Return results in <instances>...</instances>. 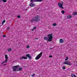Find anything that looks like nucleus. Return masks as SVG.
Segmentation results:
<instances>
[{
	"label": "nucleus",
	"mask_w": 77,
	"mask_h": 77,
	"mask_svg": "<svg viewBox=\"0 0 77 77\" xmlns=\"http://www.w3.org/2000/svg\"><path fill=\"white\" fill-rule=\"evenodd\" d=\"M40 17L38 15H37L34 17L32 20H30L31 22L33 23L34 21H35V23H38L40 21Z\"/></svg>",
	"instance_id": "1"
},
{
	"label": "nucleus",
	"mask_w": 77,
	"mask_h": 77,
	"mask_svg": "<svg viewBox=\"0 0 77 77\" xmlns=\"http://www.w3.org/2000/svg\"><path fill=\"white\" fill-rule=\"evenodd\" d=\"M56 25H57V24H56V23H54V24H53V26H56Z\"/></svg>",
	"instance_id": "20"
},
{
	"label": "nucleus",
	"mask_w": 77,
	"mask_h": 77,
	"mask_svg": "<svg viewBox=\"0 0 77 77\" xmlns=\"http://www.w3.org/2000/svg\"><path fill=\"white\" fill-rule=\"evenodd\" d=\"M29 47H30V46L29 45H27V46L26 48H29Z\"/></svg>",
	"instance_id": "24"
},
{
	"label": "nucleus",
	"mask_w": 77,
	"mask_h": 77,
	"mask_svg": "<svg viewBox=\"0 0 77 77\" xmlns=\"http://www.w3.org/2000/svg\"><path fill=\"white\" fill-rule=\"evenodd\" d=\"M77 12H74L73 13V15H77Z\"/></svg>",
	"instance_id": "15"
},
{
	"label": "nucleus",
	"mask_w": 77,
	"mask_h": 77,
	"mask_svg": "<svg viewBox=\"0 0 77 77\" xmlns=\"http://www.w3.org/2000/svg\"><path fill=\"white\" fill-rule=\"evenodd\" d=\"M4 66H5V65H6V64H4Z\"/></svg>",
	"instance_id": "33"
},
{
	"label": "nucleus",
	"mask_w": 77,
	"mask_h": 77,
	"mask_svg": "<svg viewBox=\"0 0 77 77\" xmlns=\"http://www.w3.org/2000/svg\"><path fill=\"white\" fill-rule=\"evenodd\" d=\"M32 30H33V29H32Z\"/></svg>",
	"instance_id": "38"
},
{
	"label": "nucleus",
	"mask_w": 77,
	"mask_h": 77,
	"mask_svg": "<svg viewBox=\"0 0 77 77\" xmlns=\"http://www.w3.org/2000/svg\"><path fill=\"white\" fill-rule=\"evenodd\" d=\"M32 77H34L35 76V74H33L31 75Z\"/></svg>",
	"instance_id": "18"
},
{
	"label": "nucleus",
	"mask_w": 77,
	"mask_h": 77,
	"mask_svg": "<svg viewBox=\"0 0 77 77\" xmlns=\"http://www.w3.org/2000/svg\"><path fill=\"white\" fill-rule=\"evenodd\" d=\"M5 58H8V55L7 54L5 55Z\"/></svg>",
	"instance_id": "21"
},
{
	"label": "nucleus",
	"mask_w": 77,
	"mask_h": 77,
	"mask_svg": "<svg viewBox=\"0 0 77 77\" xmlns=\"http://www.w3.org/2000/svg\"><path fill=\"white\" fill-rule=\"evenodd\" d=\"M8 51H11L12 50V49L11 48H8Z\"/></svg>",
	"instance_id": "16"
},
{
	"label": "nucleus",
	"mask_w": 77,
	"mask_h": 77,
	"mask_svg": "<svg viewBox=\"0 0 77 77\" xmlns=\"http://www.w3.org/2000/svg\"><path fill=\"white\" fill-rule=\"evenodd\" d=\"M76 25H77V24H76Z\"/></svg>",
	"instance_id": "40"
},
{
	"label": "nucleus",
	"mask_w": 77,
	"mask_h": 77,
	"mask_svg": "<svg viewBox=\"0 0 77 77\" xmlns=\"http://www.w3.org/2000/svg\"><path fill=\"white\" fill-rule=\"evenodd\" d=\"M33 29H36V27L35 26H34L33 28Z\"/></svg>",
	"instance_id": "27"
},
{
	"label": "nucleus",
	"mask_w": 77,
	"mask_h": 77,
	"mask_svg": "<svg viewBox=\"0 0 77 77\" xmlns=\"http://www.w3.org/2000/svg\"><path fill=\"white\" fill-rule=\"evenodd\" d=\"M42 52H41L36 57V58H40L42 56Z\"/></svg>",
	"instance_id": "6"
},
{
	"label": "nucleus",
	"mask_w": 77,
	"mask_h": 77,
	"mask_svg": "<svg viewBox=\"0 0 77 77\" xmlns=\"http://www.w3.org/2000/svg\"><path fill=\"white\" fill-rule=\"evenodd\" d=\"M10 29V28L9 27H8L7 28V29Z\"/></svg>",
	"instance_id": "26"
},
{
	"label": "nucleus",
	"mask_w": 77,
	"mask_h": 77,
	"mask_svg": "<svg viewBox=\"0 0 77 77\" xmlns=\"http://www.w3.org/2000/svg\"><path fill=\"white\" fill-rule=\"evenodd\" d=\"M29 59H31V58H29Z\"/></svg>",
	"instance_id": "36"
},
{
	"label": "nucleus",
	"mask_w": 77,
	"mask_h": 77,
	"mask_svg": "<svg viewBox=\"0 0 77 77\" xmlns=\"http://www.w3.org/2000/svg\"><path fill=\"white\" fill-rule=\"evenodd\" d=\"M5 63L4 61H3V62L1 64H3V63Z\"/></svg>",
	"instance_id": "30"
},
{
	"label": "nucleus",
	"mask_w": 77,
	"mask_h": 77,
	"mask_svg": "<svg viewBox=\"0 0 77 77\" xmlns=\"http://www.w3.org/2000/svg\"><path fill=\"white\" fill-rule=\"evenodd\" d=\"M49 58L52 57V55H51V56H49Z\"/></svg>",
	"instance_id": "31"
},
{
	"label": "nucleus",
	"mask_w": 77,
	"mask_h": 77,
	"mask_svg": "<svg viewBox=\"0 0 77 77\" xmlns=\"http://www.w3.org/2000/svg\"><path fill=\"white\" fill-rule=\"evenodd\" d=\"M19 66H13L12 68H13V71H21L22 70V68L19 67Z\"/></svg>",
	"instance_id": "2"
},
{
	"label": "nucleus",
	"mask_w": 77,
	"mask_h": 77,
	"mask_svg": "<svg viewBox=\"0 0 77 77\" xmlns=\"http://www.w3.org/2000/svg\"><path fill=\"white\" fill-rule=\"evenodd\" d=\"M27 58H19L18 60H17L19 61H21V60H23V59H27Z\"/></svg>",
	"instance_id": "8"
},
{
	"label": "nucleus",
	"mask_w": 77,
	"mask_h": 77,
	"mask_svg": "<svg viewBox=\"0 0 77 77\" xmlns=\"http://www.w3.org/2000/svg\"><path fill=\"white\" fill-rule=\"evenodd\" d=\"M63 63L65 65H68L69 66H71L72 65L71 63L69 62H64Z\"/></svg>",
	"instance_id": "5"
},
{
	"label": "nucleus",
	"mask_w": 77,
	"mask_h": 77,
	"mask_svg": "<svg viewBox=\"0 0 77 77\" xmlns=\"http://www.w3.org/2000/svg\"><path fill=\"white\" fill-rule=\"evenodd\" d=\"M76 66H77V65H76Z\"/></svg>",
	"instance_id": "39"
},
{
	"label": "nucleus",
	"mask_w": 77,
	"mask_h": 77,
	"mask_svg": "<svg viewBox=\"0 0 77 77\" xmlns=\"http://www.w3.org/2000/svg\"><path fill=\"white\" fill-rule=\"evenodd\" d=\"M38 39V38H36V39Z\"/></svg>",
	"instance_id": "37"
},
{
	"label": "nucleus",
	"mask_w": 77,
	"mask_h": 77,
	"mask_svg": "<svg viewBox=\"0 0 77 77\" xmlns=\"http://www.w3.org/2000/svg\"><path fill=\"white\" fill-rule=\"evenodd\" d=\"M21 17V16L20 15H18L17 16V18H20Z\"/></svg>",
	"instance_id": "23"
},
{
	"label": "nucleus",
	"mask_w": 77,
	"mask_h": 77,
	"mask_svg": "<svg viewBox=\"0 0 77 77\" xmlns=\"http://www.w3.org/2000/svg\"><path fill=\"white\" fill-rule=\"evenodd\" d=\"M66 58H68V57H66Z\"/></svg>",
	"instance_id": "35"
},
{
	"label": "nucleus",
	"mask_w": 77,
	"mask_h": 77,
	"mask_svg": "<svg viewBox=\"0 0 77 77\" xmlns=\"http://www.w3.org/2000/svg\"><path fill=\"white\" fill-rule=\"evenodd\" d=\"M26 56L27 57H28V58H32V56H30L29 54H26Z\"/></svg>",
	"instance_id": "9"
},
{
	"label": "nucleus",
	"mask_w": 77,
	"mask_h": 77,
	"mask_svg": "<svg viewBox=\"0 0 77 77\" xmlns=\"http://www.w3.org/2000/svg\"><path fill=\"white\" fill-rule=\"evenodd\" d=\"M1 0H2L4 3H6V2H7V1H6V0H0V2H1Z\"/></svg>",
	"instance_id": "14"
},
{
	"label": "nucleus",
	"mask_w": 77,
	"mask_h": 77,
	"mask_svg": "<svg viewBox=\"0 0 77 77\" xmlns=\"http://www.w3.org/2000/svg\"><path fill=\"white\" fill-rule=\"evenodd\" d=\"M39 58H35V60H38V59H39Z\"/></svg>",
	"instance_id": "29"
},
{
	"label": "nucleus",
	"mask_w": 77,
	"mask_h": 77,
	"mask_svg": "<svg viewBox=\"0 0 77 77\" xmlns=\"http://www.w3.org/2000/svg\"><path fill=\"white\" fill-rule=\"evenodd\" d=\"M35 5H36V4L35 3H30L29 4V6L30 7H34V6H35Z\"/></svg>",
	"instance_id": "7"
},
{
	"label": "nucleus",
	"mask_w": 77,
	"mask_h": 77,
	"mask_svg": "<svg viewBox=\"0 0 77 77\" xmlns=\"http://www.w3.org/2000/svg\"><path fill=\"white\" fill-rule=\"evenodd\" d=\"M62 2L61 4L60 2H59L58 3V6H59L60 8H62V9H63V7H62L63 3V2Z\"/></svg>",
	"instance_id": "4"
},
{
	"label": "nucleus",
	"mask_w": 77,
	"mask_h": 77,
	"mask_svg": "<svg viewBox=\"0 0 77 77\" xmlns=\"http://www.w3.org/2000/svg\"><path fill=\"white\" fill-rule=\"evenodd\" d=\"M21 58H27V57H21Z\"/></svg>",
	"instance_id": "28"
},
{
	"label": "nucleus",
	"mask_w": 77,
	"mask_h": 77,
	"mask_svg": "<svg viewBox=\"0 0 77 77\" xmlns=\"http://www.w3.org/2000/svg\"><path fill=\"white\" fill-rule=\"evenodd\" d=\"M8 58H6L5 59V60L4 61L5 63H7V62H8Z\"/></svg>",
	"instance_id": "12"
},
{
	"label": "nucleus",
	"mask_w": 77,
	"mask_h": 77,
	"mask_svg": "<svg viewBox=\"0 0 77 77\" xmlns=\"http://www.w3.org/2000/svg\"><path fill=\"white\" fill-rule=\"evenodd\" d=\"M27 9H26L25 10V11H27Z\"/></svg>",
	"instance_id": "34"
},
{
	"label": "nucleus",
	"mask_w": 77,
	"mask_h": 77,
	"mask_svg": "<svg viewBox=\"0 0 77 77\" xmlns=\"http://www.w3.org/2000/svg\"><path fill=\"white\" fill-rule=\"evenodd\" d=\"M71 76L72 77H77V76L76 75H75L74 74H72L71 75Z\"/></svg>",
	"instance_id": "13"
},
{
	"label": "nucleus",
	"mask_w": 77,
	"mask_h": 77,
	"mask_svg": "<svg viewBox=\"0 0 77 77\" xmlns=\"http://www.w3.org/2000/svg\"><path fill=\"white\" fill-rule=\"evenodd\" d=\"M61 13H62L63 14L65 13V11L64 10H62L61 11Z\"/></svg>",
	"instance_id": "17"
},
{
	"label": "nucleus",
	"mask_w": 77,
	"mask_h": 77,
	"mask_svg": "<svg viewBox=\"0 0 77 77\" xmlns=\"http://www.w3.org/2000/svg\"><path fill=\"white\" fill-rule=\"evenodd\" d=\"M67 18L68 19H69L70 18H72V16H71L69 15L67 17Z\"/></svg>",
	"instance_id": "11"
},
{
	"label": "nucleus",
	"mask_w": 77,
	"mask_h": 77,
	"mask_svg": "<svg viewBox=\"0 0 77 77\" xmlns=\"http://www.w3.org/2000/svg\"><path fill=\"white\" fill-rule=\"evenodd\" d=\"M53 34H48L47 35L49 39H48V38L45 37L44 38V39L45 40H47L48 39L49 42H51L52 41V38H53V36H52Z\"/></svg>",
	"instance_id": "3"
},
{
	"label": "nucleus",
	"mask_w": 77,
	"mask_h": 77,
	"mask_svg": "<svg viewBox=\"0 0 77 77\" xmlns=\"http://www.w3.org/2000/svg\"><path fill=\"white\" fill-rule=\"evenodd\" d=\"M62 69H66V68H65V66H63L62 67Z\"/></svg>",
	"instance_id": "19"
},
{
	"label": "nucleus",
	"mask_w": 77,
	"mask_h": 77,
	"mask_svg": "<svg viewBox=\"0 0 77 77\" xmlns=\"http://www.w3.org/2000/svg\"><path fill=\"white\" fill-rule=\"evenodd\" d=\"M60 43H63V40L62 39H60Z\"/></svg>",
	"instance_id": "10"
},
{
	"label": "nucleus",
	"mask_w": 77,
	"mask_h": 77,
	"mask_svg": "<svg viewBox=\"0 0 77 77\" xmlns=\"http://www.w3.org/2000/svg\"><path fill=\"white\" fill-rule=\"evenodd\" d=\"M3 37H6V35H3Z\"/></svg>",
	"instance_id": "32"
},
{
	"label": "nucleus",
	"mask_w": 77,
	"mask_h": 77,
	"mask_svg": "<svg viewBox=\"0 0 77 77\" xmlns=\"http://www.w3.org/2000/svg\"><path fill=\"white\" fill-rule=\"evenodd\" d=\"M5 23V20H4L3 21V22H2V24H3V23Z\"/></svg>",
	"instance_id": "22"
},
{
	"label": "nucleus",
	"mask_w": 77,
	"mask_h": 77,
	"mask_svg": "<svg viewBox=\"0 0 77 77\" xmlns=\"http://www.w3.org/2000/svg\"><path fill=\"white\" fill-rule=\"evenodd\" d=\"M68 58H66V59L65 60V61H66V60H68Z\"/></svg>",
	"instance_id": "25"
}]
</instances>
